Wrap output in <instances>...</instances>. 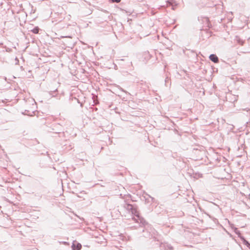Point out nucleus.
Here are the masks:
<instances>
[{"instance_id": "1", "label": "nucleus", "mask_w": 250, "mask_h": 250, "mask_svg": "<svg viewBox=\"0 0 250 250\" xmlns=\"http://www.w3.org/2000/svg\"><path fill=\"white\" fill-rule=\"evenodd\" d=\"M125 208L129 213H131L132 215L134 216L132 217V220H133L136 223L140 224V225L142 226H145L146 224V221L143 218L139 216V213L137 211V208L133 206L130 204H125Z\"/></svg>"}, {"instance_id": "2", "label": "nucleus", "mask_w": 250, "mask_h": 250, "mask_svg": "<svg viewBox=\"0 0 250 250\" xmlns=\"http://www.w3.org/2000/svg\"><path fill=\"white\" fill-rule=\"evenodd\" d=\"M209 58L211 61L215 63H217L219 61L218 57L214 54H211Z\"/></svg>"}, {"instance_id": "3", "label": "nucleus", "mask_w": 250, "mask_h": 250, "mask_svg": "<svg viewBox=\"0 0 250 250\" xmlns=\"http://www.w3.org/2000/svg\"><path fill=\"white\" fill-rule=\"evenodd\" d=\"M72 247L73 250H80L82 248V246L80 243H78L76 246L74 243H73Z\"/></svg>"}, {"instance_id": "4", "label": "nucleus", "mask_w": 250, "mask_h": 250, "mask_svg": "<svg viewBox=\"0 0 250 250\" xmlns=\"http://www.w3.org/2000/svg\"><path fill=\"white\" fill-rule=\"evenodd\" d=\"M173 0H168L166 3V5H163V7H168L170 5H172Z\"/></svg>"}, {"instance_id": "5", "label": "nucleus", "mask_w": 250, "mask_h": 250, "mask_svg": "<svg viewBox=\"0 0 250 250\" xmlns=\"http://www.w3.org/2000/svg\"><path fill=\"white\" fill-rule=\"evenodd\" d=\"M235 40L237 43L240 45H243L244 42L239 37H236Z\"/></svg>"}, {"instance_id": "6", "label": "nucleus", "mask_w": 250, "mask_h": 250, "mask_svg": "<svg viewBox=\"0 0 250 250\" xmlns=\"http://www.w3.org/2000/svg\"><path fill=\"white\" fill-rule=\"evenodd\" d=\"M32 32L35 33V34H37L39 32V29L37 27H36L35 28H34L33 30H32Z\"/></svg>"}, {"instance_id": "7", "label": "nucleus", "mask_w": 250, "mask_h": 250, "mask_svg": "<svg viewBox=\"0 0 250 250\" xmlns=\"http://www.w3.org/2000/svg\"><path fill=\"white\" fill-rule=\"evenodd\" d=\"M244 244L246 245L248 247H249L250 246V244L246 240H244Z\"/></svg>"}, {"instance_id": "8", "label": "nucleus", "mask_w": 250, "mask_h": 250, "mask_svg": "<svg viewBox=\"0 0 250 250\" xmlns=\"http://www.w3.org/2000/svg\"><path fill=\"white\" fill-rule=\"evenodd\" d=\"M112 1L113 2H119L121 1V0H112Z\"/></svg>"}, {"instance_id": "9", "label": "nucleus", "mask_w": 250, "mask_h": 250, "mask_svg": "<svg viewBox=\"0 0 250 250\" xmlns=\"http://www.w3.org/2000/svg\"><path fill=\"white\" fill-rule=\"evenodd\" d=\"M51 93H52V92H49V94H50V95H51Z\"/></svg>"}, {"instance_id": "10", "label": "nucleus", "mask_w": 250, "mask_h": 250, "mask_svg": "<svg viewBox=\"0 0 250 250\" xmlns=\"http://www.w3.org/2000/svg\"><path fill=\"white\" fill-rule=\"evenodd\" d=\"M248 248L250 249V247H248Z\"/></svg>"}]
</instances>
